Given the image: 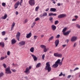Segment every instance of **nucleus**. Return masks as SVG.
<instances>
[{"instance_id":"42","label":"nucleus","mask_w":80,"mask_h":80,"mask_svg":"<svg viewBox=\"0 0 80 80\" xmlns=\"http://www.w3.org/2000/svg\"><path fill=\"white\" fill-rule=\"evenodd\" d=\"M78 69H79L78 68H76L74 70V71H76V70H78Z\"/></svg>"},{"instance_id":"34","label":"nucleus","mask_w":80,"mask_h":80,"mask_svg":"<svg viewBox=\"0 0 80 80\" xmlns=\"http://www.w3.org/2000/svg\"><path fill=\"white\" fill-rule=\"evenodd\" d=\"M76 27H78V28H80V25L78 24H77L76 25Z\"/></svg>"},{"instance_id":"26","label":"nucleus","mask_w":80,"mask_h":80,"mask_svg":"<svg viewBox=\"0 0 80 80\" xmlns=\"http://www.w3.org/2000/svg\"><path fill=\"white\" fill-rule=\"evenodd\" d=\"M54 38V37H53V36H52L50 37L48 39L49 42H50V41L52 40Z\"/></svg>"},{"instance_id":"48","label":"nucleus","mask_w":80,"mask_h":80,"mask_svg":"<svg viewBox=\"0 0 80 80\" xmlns=\"http://www.w3.org/2000/svg\"><path fill=\"white\" fill-rule=\"evenodd\" d=\"M39 17L40 18H41L42 17H43V14H41L40 15Z\"/></svg>"},{"instance_id":"25","label":"nucleus","mask_w":80,"mask_h":80,"mask_svg":"<svg viewBox=\"0 0 80 80\" xmlns=\"http://www.w3.org/2000/svg\"><path fill=\"white\" fill-rule=\"evenodd\" d=\"M41 65V63H39L38 64H37V65H36V68H39V67H40Z\"/></svg>"},{"instance_id":"63","label":"nucleus","mask_w":80,"mask_h":80,"mask_svg":"<svg viewBox=\"0 0 80 80\" xmlns=\"http://www.w3.org/2000/svg\"><path fill=\"white\" fill-rule=\"evenodd\" d=\"M4 58H7V56H5Z\"/></svg>"},{"instance_id":"30","label":"nucleus","mask_w":80,"mask_h":80,"mask_svg":"<svg viewBox=\"0 0 80 80\" xmlns=\"http://www.w3.org/2000/svg\"><path fill=\"white\" fill-rule=\"evenodd\" d=\"M38 9H39V6H37L35 8V11L37 12L38 10Z\"/></svg>"},{"instance_id":"53","label":"nucleus","mask_w":80,"mask_h":80,"mask_svg":"<svg viewBox=\"0 0 80 80\" xmlns=\"http://www.w3.org/2000/svg\"><path fill=\"white\" fill-rule=\"evenodd\" d=\"M49 10V8H48L45 11L46 12H48Z\"/></svg>"},{"instance_id":"10","label":"nucleus","mask_w":80,"mask_h":80,"mask_svg":"<svg viewBox=\"0 0 80 80\" xmlns=\"http://www.w3.org/2000/svg\"><path fill=\"white\" fill-rule=\"evenodd\" d=\"M40 47L44 49V50H49L48 48H46V46H45V45H41Z\"/></svg>"},{"instance_id":"50","label":"nucleus","mask_w":80,"mask_h":80,"mask_svg":"<svg viewBox=\"0 0 80 80\" xmlns=\"http://www.w3.org/2000/svg\"><path fill=\"white\" fill-rule=\"evenodd\" d=\"M77 45L76 44V43H75L73 46V47H76V46Z\"/></svg>"},{"instance_id":"20","label":"nucleus","mask_w":80,"mask_h":80,"mask_svg":"<svg viewBox=\"0 0 80 80\" xmlns=\"http://www.w3.org/2000/svg\"><path fill=\"white\" fill-rule=\"evenodd\" d=\"M64 59V57H63L62 58L61 61V60H60V59H58V60H59V63L61 65H62V62H63V61ZM60 61H61V62H60Z\"/></svg>"},{"instance_id":"40","label":"nucleus","mask_w":80,"mask_h":80,"mask_svg":"<svg viewBox=\"0 0 80 80\" xmlns=\"http://www.w3.org/2000/svg\"><path fill=\"white\" fill-rule=\"evenodd\" d=\"M56 38H60V35L58 34V35L56 37Z\"/></svg>"},{"instance_id":"54","label":"nucleus","mask_w":80,"mask_h":80,"mask_svg":"<svg viewBox=\"0 0 80 80\" xmlns=\"http://www.w3.org/2000/svg\"><path fill=\"white\" fill-rule=\"evenodd\" d=\"M16 14L17 15H18V11H16Z\"/></svg>"},{"instance_id":"57","label":"nucleus","mask_w":80,"mask_h":80,"mask_svg":"<svg viewBox=\"0 0 80 80\" xmlns=\"http://www.w3.org/2000/svg\"><path fill=\"white\" fill-rule=\"evenodd\" d=\"M70 41V39H67V43H68V42H69V41Z\"/></svg>"},{"instance_id":"11","label":"nucleus","mask_w":80,"mask_h":80,"mask_svg":"<svg viewBox=\"0 0 80 80\" xmlns=\"http://www.w3.org/2000/svg\"><path fill=\"white\" fill-rule=\"evenodd\" d=\"M77 37L75 36H73L72 37L71 39V42H75V41H76V40H77Z\"/></svg>"},{"instance_id":"5","label":"nucleus","mask_w":80,"mask_h":80,"mask_svg":"<svg viewBox=\"0 0 80 80\" xmlns=\"http://www.w3.org/2000/svg\"><path fill=\"white\" fill-rule=\"evenodd\" d=\"M5 71L6 73L7 74H11L12 73L10 67H8V68H7L5 70Z\"/></svg>"},{"instance_id":"43","label":"nucleus","mask_w":80,"mask_h":80,"mask_svg":"<svg viewBox=\"0 0 80 80\" xmlns=\"http://www.w3.org/2000/svg\"><path fill=\"white\" fill-rule=\"evenodd\" d=\"M6 4L5 3L3 2L2 3V5L3 7H5V6Z\"/></svg>"},{"instance_id":"3","label":"nucleus","mask_w":80,"mask_h":80,"mask_svg":"<svg viewBox=\"0 0 80 80\" xmlns=\"http://www.w3.org/2000/svg\"><path fill=\"white\" fill-rule=\"evenodd\" d=\"M58 64L60 66L62 65L60 63V61L57 60V61L55 62V64H54L52 65V67H54V68H57V67H58Z\"/></svg>"},{"instance_id":"16","label":"nucleus","mask_w":80,"mask_h":80,"mask_svg":"<svg viewBox=\"0 0 80 80\" xmlns=\"http://www.w3.org/2000/svg\"><path fill=\"white\" fill-rule=\"evenodd\" d=\"M51 28L53 31H55V30H56L57 27H56V26H55L54 25H52L51 26Z\"/></svg>"},{"instance_id":"1","label":"nucleus","mask_w":80,"mask_h":80,"mask_svg":"<svg viewBox=\"0 0 80 80\" xmlns=\"http://www.w3.org/2000/svg\"><path fill=\"white\" fill-rule=\"evenodd\" d=\"M23 3V0H21L20 2L18 1L14 4V7L15 9H17L18 8V6L20 5V6H22V3Z\"/></svg>"},{"instance_id":"8","label":"nucleus","mask_w":80,"mask_h":80,"mask_svg":"<svg viewBox=\"0 0 80 80\" xmlns=\"http://www.w3.org/2000/svg\"><path fill=\"white\" fill-rule=\"evenodd\" d=\"M20 32H18L17 33V34L16 35V38L17 39L18 41H19L20 40L19 39L20 38Z\"/></svg>"},{"instance_id":"35","label":"nucleus","mask_w":80,"mask_h":80,"mask_svg":"<svg viewBox=\"0 0 80 80\" xmlns=\"http://www.w3.org/2000/svg\"><path fill=\"white\" fill-rule=\"evenodd\" d=\"M4 59H5V57H1L0 58L1 60H4Z\"/></svg>"},{"instance_id":"15","label":"nucleus","mask_w":80,"mask_h":80,"mask_svg":"<svg viewBox=\"0 0 80 80\" xmlns=\"http://www.w3.org/2000/svg\"><path fill=\"white\" fill-rule=\"evenodd\" d=\"M15 22H13L11 25V31H12L13 30V29L14 28V27H15Z\"/></svg>"},{"instance_id":"27","label":"nucleus","mask_w":80,"mask_h":80,"mask_svg":"<svg viewBox=\"0 0 80 80\" xmlns=\"http://www.w3.org/2000/svg\"><path fill=\"white\" fill-rule=\"evenodd\" d=\"M67 30V28H65L64 29H63L62 31V32L64 33L65 32L66 30Z\"/></svg>"},{"instance_id":"39","label":"nucleus","mask_w":80,"mask_h":80,"mask_svg":"<svg viewBox=\"0 0 80 80\" xmlns=\"http://www.w3.org/2000/svg\"><path fill=\"white\" fill-rule=\"evenodd\" d=\"M3 67H4V68H6L7 67V65H6V64H5L4 63L3 64Z\"/></svg>"},{"instance_id":"55","label":"nucleus","mask_w":80,"mask_h":80,"mask_svg":"<svg viewBox=\"0 0 80 80\" xmlns=\"http://www.w3.org/2000/svg\"><path fill=\"white\" fill-rule=\"evenodd\" d=\"M60 5H61V4L60 3H57V5L58 6H60Z\"/></svg>"},{"instance_id":"29","label":"nucleus","mask_w":80,"mask_h":80,"mask_svg":"<svg viewBox=\"0 0 80 80\" xmlns=\"http://www.w3.org/2000/svg\"><path fill=\"white\" fill-rule=\"evenodd\" d=\"M6 33V32L5 31H3L1 32V33L2 34V36H4V35H5V33Z\"/></svg>"},{"instance_id":"14","label":"nucleus","mask_w":80,"mask_h":80,"mask_svg":"<svg viewBox=\"0 0 80 80\" xmlns=\"http://www.w3.org/2000/svg\"><path fill=\"white\" fill-rule=\"evenodd\" d=\"M71 31H67L66 32H63V34L64 35H68L69 34H70V32Z\"/></svg>"},{"instance_id":"31","label":"nucleus","mask_w":80,"mask_h":80,"mask_svg":"<svg viewBox=\"0 0 80 80\" xmlns=\"http://www.w3.org/2000/svg\"><path fill=\"white\" fill-rule=\"evenodd\" d=\"M43 17H46L47 15V13L45 12L43 14Z\"/></svg>"},{"instance_id":"13","label":"nucleus","mask_w":80,"mask_h":80,"mask_svg":"<svg viewBox=\"0 0 80 80\" xmlns=\"http://www.w3.org/2000/svg\"><path fill=\"white\" fill-rule=\"evenodd\" d=\"M31 56L33 57V58L34 59V61H37V60H38V58H37V57H36V56H35V55L33 54H32Z\"/></svg>"},{"instance_id":"23","label":"nucleus","mask_w":80,"mask_h":80,"mask_svg":"<svg viewBox=\"0 0 80 80\" xmlns=\"http://www.w3.org/2000/svg\"><path fill=\"white\" fill-rule=\"evenodd\" d=\"M0 46L2 47H4L5 46V44L3 42H0Z\"/></svg>"},{"instance_id":"41","label":"nucleus","mask_w":80,"mask_h":80,"mask_svg":"<svg viewBox=\"0 0 80 80\" xmlns=\"http://www.w3.org/2000/svg\"><path fill=\"white\" fill-rule=\"evenodd\" d=\"M7 54L8 55H10V52L9 51H8L7 52Z\"/></svg>"},{"instance_id":"56","label":"nucleus","mask_w":80,"mask_h":80,"mask_svg":"<svg viewBox=\"0 0 80 80\" xmlns=\"http://www.w3.org/2000/svg\"><path fill=\"white\" fill-rule=\"evenodd\" d=\"M72 21H76L77 20V19H72Z\"/></svg>"},{"instance_id":"19","label":"nucleus","mask_w":80,"mask_h":80,"mask_svg":"<svg viewBox=\"0 0 80 80\" xmlns=\"http://www.w3.org/2000/svg\"><path fill=\"white\" fill-rule=\"evenodd\" d=\"M17 42V41L15 39H12L11 41V43L12 45H13V44H15V43Z\"/></svg>"},{"instance_id":"49","label":"nucleus","mask_w":80,"mask_h":80,"mask_svg":"<svg viewBox=\"0 0 80 80\" xmlns=\"http://www.w3.org/2000/svg\"><path fill=\"white\" fill-rule=\"evenodd\" d=\"M71 77V75H69L68 76V78H70Z\"/></svg>"},{"instance_id":"37","label":"nucleus","mask_w":80,"mask_h":80,"mask_svg":"<svg viewBox=\"0 0 80 80\" xmlns=\"http://www.w3.org/2000/svg\"><path fill=\"white\" fill-rule=\"evenodd\" d=\"M42 58L43 60H44L45 58V54H43V55L42 56Z\"/></svg>"},{"instance_id":"44","label":"nucleus","mask_w":80,"mask_h":80,"mask_svg":"<svg viewBox=\"0 0 80 80\" xmlns=\"http://www.w3.org/2000/svg\"><path fill=\"white\" fill-rule=\"evenodd\" d=\"M62 75H63V73H62V72H61L59 76V77H61V76H62Z\"/></svg>"},{"instance_id":"2","label":"nucleus","mask_w":80,"mask_h":80,"mask_svg":"<svg viewBox=\"0 0 80 80\" xmlns=\"http://www.w3.org/2000/svg\"><path fill=\"white\" fill-rule=\"evenodd\" d=\"M45 70H47L48 72H50L52 70V68L50 67V65L49 64V62H47L46 63Z\"/></svg>"},{"instance_id":"32","label":"nucleus","mask_w":80,"mask_h":80,"mask_svg":"<svg viewBox=\"0 0 80 80\" xmlns=\"http://www.w3.org/2000/svg\"><path fill=\"white\" fill-rule=\"evenodd\" d=\"M58 23V21L56 20L55 21V23H54L55 25H57Z\"/></svg>"},{"instance_id":"46","label":"nucleus","mask_w":80,"mask_h":80,"mask_svg":"<svg viewBox=\"0 0 80 80\" xmlns=\"http://www.w3.org/2000/svg\"><path fill=\"white\" fill-rule=\"evenodd\" d=\"M12 72H16V70L15 69H12Z\"/></svg>"},{"instance_id":"62","label":"nucleus","mask_w":80,"mask_h":80,"mask_svg":"<svg viewBox=\"0 0 80 80\" xmlns=\"http://www.w3.org/2000/svg\"><path fill=\"white\" fill-rule=\"evenodd\" d=\"M34 26H35L33 24V25L31 26V27H32V28H33V27H34Z\"/></svg>"},{"instance_id":"28","label":"nucleus","mask_w":80,"mask_h":80,"mask_svg":"<svg viewBox=\"0 0 80 80\" xmlns=\"http://www.w3.org/2000/svg\"><path fill=\"white\" fill-rule=\"evenodd\" d=\"M4 75V73L3 72H1L0 73V78H1Z\"/></svg>"},{"instance_id":"17","label":"nucleus","mask_w":80,"mask_h":80,"mask_svg":"<svg viewBox=\"0 0 80 80\" xmlns=\"http://www.w3.org/2000/svg\"><path fill=\"white\" fill-rule=\"evenodd\" d=\"M32 36V33L30 32L29 33L27 34V36H26V38H29L30 37H31Z\"/></svg>"},{"instance_id":"52","label":"nucleus","mask_w":80,"mask_h":80,"mask_svg":"<svg viewBox=\"0 0 80 80\" xmlns=\"http://www.w3.org/2000/svg\"><path fill=\"white\" fill-rule=\"evenodd\" d=\"M75 18H76V19L77 20V18H78V16H75Z\"/></svg>"},{"instance_id":"64","label":"nucleus","mask_w":80,"mask_h":80,"mask_svg":"<svg viewBox=\"0 0 80 80\" xmlns=\"http://www.w3.org/2000/svg\"><path fill=\"white\" fill-rule=\"evenodd\" d=\"M30 52H33L34 51V50H30Z\"/></svg>"},{"instance_id":"7","label":"nucleus","mask_w":80,"mask_h":80,"mask_svg":"<svg viewBox=\"0 0 80 80\" xmlns=\"http://www.w3.org/2000/svg\"><path fill=\"white\" fill-rule=\"evenodd\" d=\"M29 3L30 4L31 6H33L34 5H35V4L34 0H29Z\"/></svg>"},{"instance_id":"45","label":"nucleus","mask_w":80,"mask_h":80,"mask_svg":"<svg viewBox=\"0 0 80 80\" xmlns=\"http://www.w3.org/2000/svg\"><path fill=\"white\" fill-rule=\"evenodd\" d=\"M38 20H39V18H37L35 19V21H38Z\"/></svg>"},{"instance_id":"24","label":"nucleus","mask_w":80,"mask_h":80,"mask_svg":"<svg viewBox=\"0 0 80 80\" xmlns=\"http://www.w3.org/2000/svg\"><path fill=\"white\" fill-rule=\"evenodd\" d=\"M49 20L50 22H51V23H53V17H50L49 18Z\"/></svg>"},{"instance_id":"21","label":"nucleus","mask_w":80,"mask_h":80,"mask_svg":"<svg viewBox=\"0 0 80 80\" xmlns=\"http://www.w3.org/2000/svg\"><path fill=\"white\" fill-rule=\"evenodd\" d=\"M7 14H5L4 16H2V19H3L5 20V19H6L7 18Z\"/></svg>"},{"instance_id":"36","label":"nucleus","mask_w":80,"mask_h":80,"mask_svg":"<svg viewBox=\"0 0 80 80\" xmlns=\"http://www.w3.org/2000/svg\"><path fill=\"white\" fill-rule=\"evenodd\" d=\"M53 16V13L51 12L50 13H49L48 14V16Z\"/></svg>"},{"instance_id":"33","label":"nucleus","mask_w":80,"mask_h":80,"mask_svg":"<svg viewBox=\"0 0 80 80\" xmlns=\"http://www.w3.org/2000/svg\"><path fill=\"white\" fill-rule=\"evenodd\" d=\"M28 22V19H26L23 22V23H27V22Z\"/></svg>"},{"instance_id":"61","label":"nucleus","mask_w":80,"mask_h":80,"mask_svg":"<svg viewBox=\"0 0 80 80\" xmlns=\"http://www.w3.org/2000/svg\"><path fill=\"white\" fill-rule=\"evenodd\" d=\"M77 3H80V2L79 1H77Z\"/></svg>"},{"instance_id":"38","label":"nucleus","mask_w":80,"mask_h":80,"mask_svg":"<svg viewBox=\"0 0 80 80\" xmlns=\"http://www.w3.org/2000/svg\"><path fill=\"white\" fill-rule=\"evenodd\" d=\"M37 37H37V36H34V40H36V39H37Z\"/></svg>"},{"instance_id":"6","label":"nucleus","mask_w":80,"mask_h":80,"mask_svg":"<svg viewBox=\"0 0 80 80\" xmlns=\"http://www.w3.org/2000/svg\"><path fill=\"white\" fill-rule=\"evenodd\" d=\"M54 55L55 57H59V58H62V54L56 53L54 54Z\"/></svg>"},{"instance_id":"12","label":"nucleus","mask_w":80,"mask_h":80,"mask_svg":"<svg viewBox=\"0 0 80 80\" xmlns=\"http://www.w3.org/2000/svg\"><path fill=\"white\" fill-rule=\"evenodd\" d=\"M55 43L56 47L58 46V44H59V40L57 39L55 41Z\"/></svg>"},{"instance_id":"51","label":"nucleus","mask_w":80,"mask_h":80,"mask_svg":"<svg viewBox=\"0 0 80 80\" xmlns=\"http://www.w3.org/2000/svg\"><path fill=\"white\" fill-rule=\"evenodd\" d=\"M52 16H57V14L56 13L53 14L52 13Z\"/></svg>"},{"instance_id":"59","label":"nucleus","mask_w":80,"mask_h":80,"mask_svg":"<svg viewBox=\"0 0 80 80\" xmlns=\"http://www.w3.org/2000/svg\"><path fill=\"white\" fill-rule=\"evenodd\" d=\"M24 78H25L26 80H28V77H24Z\"/></svg>"},{"instance_id":"47","label":"nucleus","mask_w":80,"mask_h":80,"mask_svg":"<svg viewBox=\"0 0 80 80\" xmlns=\"http://www.w3.org/2000/svg\"><path fill=\"white\" fill-rule=\"evenodd\" d=\"M34 50V48H33V47H32L30 49V50Z\"/></svg>"},{"instance_id":"4","label":"nucleus","mask_w":80,"mask_h":80,"mask_svg":"<svg viewBox=\"0 0 80 80\" xmlns=\"http://www.w3.org/2000/svg\"><path fill=\"white\" fill-rule=\"evenodd\" d=\"M32 68V66H30L28 68H26V70L24 71L25 73H26V74H28L30 73V70H31Z\"/></svg>"},{"instance_id":"58","label":"nucleus","mask_w":80,"mask_h":80,"mask_svg":"<svg viewBox=\"0 0 80 80\" xmlns=\"http://www.w3.org/2000/svg\"><path fill=\"white\" fill-rule=\"evenodd\" d=\"M62 47H66V45L65 44L62 45Z\"/></svg>"},{"instance_id":"60","label":"nucleus","mask_w":80,"mask_h":80,"mask_svg":"<svg viewBox=\"0 0 80 80\" xmlns=\"http://www.w3.org/2000/svg\"><path fill=\"white\" fill-rule=\"evenodd\" d=\"M7 39H8V38H4V40H7Z\"/></svg>"},{"instance_id":"22","label":"nucleus","mask_w":80,"mask_h":80,"mask_svg":"<svg viewBox=\"0 0 80 80\" xmlns=\"http://www.w3.org/2000/svg\"><path fill=\"white\" fill-rule=\"evenodd\" d=\"M56 10H57L55 8H50V11L55 12L56 11Z\"/></svg>"},{"instance_id":"9","label":"nucleus","mask_w":80,"mask_h":80,"mask_svg":"<svg viewBox=\"0 0 80 80\" xmlns=\"http://www.w3.org/2000/svg\"><path fill=\"white\" fill-rule=\"evenodd\" d=\"M65 17H66V15L61 14L58 16V18H64Z\"/></svg>"},{"instance_id":"18","label":"nucleus","mask_w":80,"mask_h":80,"mask_svg":"<svg viewBox=\"0 0 80 80\" xmlns=\"http://www.w3.org/2000/svg\"><path fill=\"white\" fill-rule=\"evenodd\" d=\"M19 44L20 46H22V45H24L25 44V41H21L19 43Z\"/></svg>"}]
</instances>
